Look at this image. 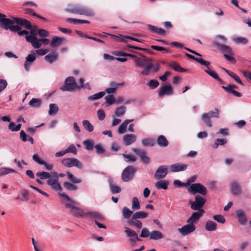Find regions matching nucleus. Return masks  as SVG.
I'll use <instances>...</instances> for the list:
<instances>
[{
    "mask_svg": "<svg viewBox=\"0 0 251 251\" xmlns=\"http://www.w3.org/2000/svg\"><path fill=\"white\" fill-rule=\"evenodd\" d=\"M237 87L235 85H228L227 86H222V88L227 93L232 94L237 97H241L242 95L241 93L233 90L234 88L236 89Z\"/></svg>",
    "mask_w": 251,
    "mask_h": 251,
    "instance_id": "nucleus-28",
    "label": "nucleus"
},
{
    "mask_svg": "<svg viewBox=\"0 0 251 251\" xmlns=\"http://www.w3.org/2000/svg\"><path fill=\"white\" fill-rule=\"evenodd\" d=\"M169 184V182L167 180H159L155 183V186L157 189L166 190L168 188Z\"/></svg>",
    "mask_w": 251,
    "mask_h": 251,
    "instance_id": "nucleus-35",
    "label": "nucleus"
},
{
    "mask_svg": "<svg viewBox=\"0 0 251 251\" xmlns=\"http://www.w3.org/2000/svg\"><path fill=\"white\" fill-rule=\"evenodd\" d=\"M66 175L68 176V179L73 183H79L82 182V180L80 178H77L74 176V175L70 173L67 172Z\"/></svg>",
    "mask_w": 251,
    "mask_h": 251,
    "instance_id": "nucleus-45",
    "label": "nucleus"
},
{
    "mask_svg": "<svg viewBox=\"0 0 251 251\" xmlns=\"http://www.w3.org/2000/svg\"><path fill=\"white\" fill-rule=\"evenodd\" d=\"M58 106L55 103H50L49 105V115L50 116L56 114L58 111Z\"/></svg>",
    "mask_w": 251,
    "mask_h": 251,
    "instance_id": "nucleus-47",
    "label": "nucleus"
},
{
    "mask_svg": "<svg viewBox=\"0 0 251 251\" xmlns=\"http://www.w3.org/2000/svg\"><path fill=\"white\" fill-rule=\"evenodd\" d=\"M127 224L129 226H133L137 229H141L143 226L142 222L138 219H133L132 217L128 220Z\"/></svg>",
    "mask_w": 251,
    "mask_h": 251,
    "instance_id": "nucleus-34",
    "label": "nucleus"
},
{
    "mask_svg": "<svg viewBox=\"0 0 251 251\" xmlns=\"http://www.w3.org/2000/svg\"><path fill=\"white\" fill-rule=\"evenodd\" d=\"M228 75L231 77H232L236 81L237 83L240 84L242 86H244L243 83L242 82L240 78L237 75L230 71L229 73H228Z\"/></svg>",
    "mask_w": 251,
    "mask_h": 251,
    "instance_id": "nucleus-61",
    "label": "nucleus"
},
{
    "mask_svg": "<svg viewBox=\"0 0 251 251\" xmlns=\"http://www.w3.org/2000/svg\"><path fill=\"white\" fill-rule=\"evenodd\" d=\"M33 160L40 165H44L48 171H51L53 169V165L47 163L45 161L42 160L38 154H34L32 156Z\"/></svg>",
    "mask_w": 251,
    "mask_h": 251,
    "instance_id": "nucleus-25",
    "label": "nucleus"
},
{
    "mask_svg": "<svg viewBox=\"0 0 251 251\" xmlns=\"http://www.w3.org/2000/svg\"><path fill=\"white\" fill-rule=\"evenodd\" d=\"M125 232L126 236L129 238V241L131 246H134L137 241H141L142 239L138 237L137 232L130 228L126 227Z\"/></svg>",
    "mask_w": 251,
    "mask_h": 251,
    "instance_id": "nucleus-9",
    "label": "nucleus"
},
{
    "mask_svg": "<svg viewBox=\"0 0 251 251\" xmlns=\"http://www.w3.org/2000/svg\"><path fill=\"white\" fill-rule=\"evenodd\" d=\"M59 195L65 198L69 202L65 203V206L67 208L71 209V212L72 214L77 218H81L85 216V212L84 210L78 207L75 206L74 205L77 203L73 201L66 194L58 192Z\"/></svg>",
    "mask_w": 251,
    "mask_h": 251,
    "instance_id": "nucleus-1",
    "label": "nucleus"
},
{
    "mask_svg": "<svg viewBox=\"0 0 251 251\" xmlns=\"http://www.w3.org/2000/svg\"><path fill=\"white\" fill-rule=\"evenodd\" d=\"M83 144L85 146V149L88 151H92L94 147L93 142L90 140H85Z\"/></svg>",
    "mask_w": 251,
    "mask_h": 251,
    "instance_id": "nucleus-57",
    "label": "nucleus"
},
{
    "mask_svg": "<svg viewBox=\"0 0 251 251\" xmlns=\"http://www.w3.org/2000/svg\"><path fill=\"white\" fill-rule=\"evenodd\" d=\"M36 57L35 53L29 54L25 58V61L24 64V67L26 72H28L30 70V67L32 65V63L36 60Z\"/></svg>",
    "mask_w": 251,
    "mask_h": 251,
    "instance_id": "nucleus-24",
    "label": "nucleus"
},
{
    "mask_svg": "<svg viewBox=\"0 0 251 251\" xmlns=\"http://www.w3.org/2000/svg\"><path fill=\"white\" fill-rule=\"evenodd\" d=\"M63 186L66 190L69 191H75L77 189V187L76 185L68 181L65 182L63 183Z\"/></svg>",
    "mask_w": 251,
    "mask_h": 251,
    "instance_id": "nucleus-52",
    "label": "nucleus"
},
{
    "mask_svg": "<svg viewBox=\"0 0 251 251\" xmlns=\"http://www.w3.org/2000/svg\"><path fill=\"white\" fill-rule=\"evenodd\" d=\"M204 71L213 78L218 81L220 84H224L225 83V81L219 77L216 71L211 70L210 68L205 70Z\"/></svg>",
    "mask_w": 251,
    "mask_h": 251,
    "instance_id": "nucleus-31",
    "label": "nucleus"
},
{
    "mask_svg": "<svg viewBox=\"0 0 251 251\" xmlns=\"http://www.w3.org/2000/svg\"><path fill=\"white\" fill-rule=\"evenodd\" d=\"M132 208L133 210H138L140 209V203L136 197H133L132 199Z\"/></svg>",
    "mask_w": 251,
    "mask_h": 251,
    "instance_id": "nucleus-56",
    "label": "nucleus"
},
{
    "mask_svg": "<svg viewBox=\"0 0 251 251\" xmlns=\"http://www.w3.org/2000/svg\"><path fill=\"white\" fill-rule=\"evenodd\" d=\"M42 104L41 100L37 98H32L29 102V105L32 108H38L41 107Z\"/></svg>",
    "mask_w": 251,
    "mask_h": 251,
    "instance_id": "nucleus-40",
    "label": "nucleus"
},
{
    "mask_svg": "<svg viewBox=\"0 0 251 251\" xmlns=\"http://www.w3.org/2000/svg\"><path fill=\"white\" fill-rule=\"evenodd\" d=\"M132 151L140 158L143 163L148 164L150 163V159L147 155V153L145 151L135 148H132Z\"/></svg>",
    "mask_w": 251,
    "mask_h": 251,
    "instance_id": "nucleus-13",
    "label": "nucleus"
},
{
    "mask_svg": "<svg viewBox=\"0 0 251 251\" xmlns=\"http://www.w3.org/2000/svg\"><path fill=\"white\" fill-rule=\"evenodd\" d=\"M168 174V167L166 165L160 166L154 174L156 179L164 178Z\"/></svg>",
    "mask_w": 251,
    "mask_h": 251,
    "instance_id": "nucleus-18",
    "label": "nucleus"
},
{
    "mask_svg": "<svg viewBox=\"0 0 251 251\" xmlns=\"http://www.w3.org/2000/svg\"><path fill=\"white\" fill-rule=\"evenodd\" d=\"M60 89L63 92H74L79 89V87L77 85L74 76H69L66 78L64 85L61 87Z\"/></svg>",
    "mask_w": 251,
    "mask_h": 251,
    "instance_id": "nucleus-3",
    "label": "nucleus"
},
{
    "mask_svg": "<svg viewBox=\"0 0 251 251\" xmlns=\"http://www.w3.org/2000/svg\"><path fill=\"white\" fill-rule=\"evenodd\" d=\"M2 16H0V27L5 30H10L11 32L16 30L18 27L15 26L14 24L15 23V20L6 18V15L2 14Z\"/></svg>",
    "mask_w": 251,
    "mask_h": 251,
    "instance_id": "nucleus-4",
    "label": "nucleus"
},
{
    "mask_svg": "<svg viewBox=\"0 0 251 251\" xmlns=\"http://www.w3.org/2000/svg\"><path fill=\"white\" fill-rule=\"evenodd\" d=\"M187 167L188 166L186 164L177 163L172 164L170 166V169L172 172H179L186 170Z\"/></svg>",
    "mask_w": 251,
    "mask_h": 251,
    "instance_id": "nucleus-27",
    "label": "nucleus"
},
{
    "mask_svg": "<svg viewBox=\"0 0 251 251\" xmlns=\"http://www.w3.org/2000/svg\"><path fill=\"white\" fill-rule=\"evenodd\" d=\"M44 58L46 61L49 62L50 63H52L53 62L57 60L58 58V54L56 52L52 51L46 55Z\"/></svg>",
    "mask_w": 251,
    "mask_h": 251,
    "instance_id": "nucleus-32",
    "label": "nucleus"
},
{
    "mask_svg": "<svg viewBox=\"0 0 251 251\" xmlns=\"http://www.w3.org/2000/svg\"><path fill=\"white\" fill-rule=\"evenodd\" d=\"M66 21L70 23H73L74 24H90V22L85 20H80L69 18L66 19Z\"/></svg>",
    "mask_w": 251,
    "mask_h": 251,
    "instance_id": "nucleus-49",
    "label": "nucleus"
},
{
    "mask_svg": "<svg viewBox=\"0 0 251 251\" xmlns=\"http://www.w3.org/2000/svg\"><path fill=\"white\" fill-rule=\"evenodd\" d=\"M126 108L124 105H122V106L118 107V108H117L116 109L115 113H114V115H113V117H115V116L119 117H122L126 113Z\"/></svg>",
    "mask_w": 251,
    "mask_h": 251,
    "instance_id": "nucleus-42",
    "label": "nucleus"
},
{
    "mask_svg": "<svg viewBox=\"0 0 251 251\" xmlns=\"http://www.w3.org/2000/svg\"><path fill=\"white\" fill-rule=\"evenodd\" d=\"M15 170L9 168H1L0 169V176H4L10 173H15Z\"/></svg>",
    "mask_w": 251,
    "mask_h": 251,
    "instance_id": "nucleus-55",
    "label": "nucleus"
},
{
    "mask_svg": "<svg viewBox=\"0 0 251 251\" xmlns=\"http://www.w3.org/2000/svg\"><path fill=\"white\" fill-rule=\"evenodd\" d=\"M105 95V92L103 91L100 92L94 95L90 96L88 97V100H96L102 98Z\"/></svg>",
    "mask_w": 251,
    "mask_h": 251,
    "instance_id": "nucleus-50",
    "label": "nucleus"
},
{
    "mask_svg": "<svg viewBox=\"0 0 251 251\" xmlns=\"http://www.w3.org/2000/svg\"><path fill=\"white\" fill-rule=\"evenodd\" d=\"M132 151L140 158L143 163L148 164L150 163V159L147 155V153L145 151L135 148H132Z\"/></svg>",
    "mask_w": 251,
    "mask_h": 251,
    "instance_id": "nucleus-14",
    "label": "nucleus"
},
{
    "mask_svg": "<svg viewBox=\"0 0 251 251\" xmlns=\"http://www.w3.org/2000/svg\"><path fill=\"white\" fill-rule=\"evenodd\" d=\"M134 61L136 63V66L139 68H143L146 65L144 59H142L139 57L134 59Z\"/></svg>",
    "mask_w": 251,
    "mask_h": 251,
    "instance_id": "nucleus-60",
    "label": "nucleus"
},
{
    "mask_svg": "<svg viewBox=\"0 0 251 251\" xmlns=\"http://www.w3.org/2000/svg\"><path fill=\"white\" fill-rule=\"evenodd\" d=\"M107 105L105 106L111 105L116 102V99L113 94H109L104 97Z\"/></svg>",
    "mask_w": 251,
    "mask_h": 251,
    "instance_id": "nucleus-48",
    "label": "nucleus"
},
{
    "mask_svg": "<svg viewBox=\"0 0 251 251\" xmlns=\"http://www.w3.org/2000/svg\"><path fill=\"white\" fill-rule=\"evenodd\" d=\"M204 212L205 211L203 209H201V210L193 213L190 217L187 219L186 222L187 223H192L194 225V223L198 222Z\"/></svg>",
    "mask_w": 251,
    "mask_h": 251,
    "instance_id": "nucleus-22",
    "label": "nucleus"
},
{
    "mask_svg": "<svg viewBox=\"0 0 251 251\" xmlns=\"http://www.w3.org/2000/svg\"><path fill=\"white\" fill-rule=\"evenodd\" d=\"M205 202L206 200L199 195L196 196L195 201L192 200L189 201V204L191 206V208L193 210L198 211L202 209L201 208L204 206Z\"/></svg>",
    "mask_w": 251,
    "mask_h": 251,
    "instance_id": "nucleus-7",
    "label": "nucleus"
},
{
    "mask_svg": "<svg viewBox=\"0 0 251 251\" xmlns=\"http://www.w3.org/2000/svg\"><path fill=\"white\" fill-rule=\"evenodd\" d=\"M65 11L72 14L89 17L93 16L95 15V12L92 8L81 5L70 6L69 8L65 9Z\"/></svg>",
    "mask_w": 251,
    "mask_h": 251,
    "instance_id": "nucleus-2",
    "label": "nucleus"
},
{
    "mask_svg": "<svg viewBox=\"0 0 251 251\" xmlns=\"http://www.w3.org/2000/svg\"><path fill=\"white\" fill-rule=\"evenodd\" d=\"M12 18L15 20V23L17 24L18 25H19L20 26H23L26 29L32 31L33 25H32L31 23L27 20L14 17H12Z\"/></svg>",
    "mask_w": 251,
    "mask_h": 251,
    "instance_id": "nucleus-16",
    "label": "nucleus"
},
{
    "mask_svg": "<svg viewBox=\"0 0 251 251\" xmlns=\"http://www.w3.org/2000/svg\"><path fill=\"white\" fill-rule=\"evenodd\" d=\"M66 41L65 38L54 36L51 40L50 46L52 48L57 47L60 46L63 42H66Z\"/></svg>",
    "mask_w": 251,
    "mask_h": 251,
    "instance_id": "nucleus-29",
    "label": "nucleus"
},
{
    "mask_svg": "<svg viewBox=\"0 0 251 251\" xmlns=\"http://www.w3.org/2000/svg\"><path fill=\"white\" fill-rule=\"evenodd\" d=\"M51 177L50 176V178H49L47 181V185L50 186L53 190L62 192V188L58 182L57 177L53 174V172H51Z\"/></svg>",
    "mask_w": 251,
    "mask_h": 251,
    "instance_id": "nucleus-10",
    "label": "nucleus"
},
{
    "mask_svg": "<svg viewBox=\"0 0 251 251\" xmlns=\"http://www.w3.org/2000/svg\"><path fill=\"white\" fill-rule=\"evenodd\" d=\"M109 185L110 191L113 194L120 193L122 191L121 188L119 186L113 184L112 179L109 180Z\"/></svg>",
    "mask_w": 251,
    "mask_h": 251,
    "instance_id": "nucleus-37",
    "label": "nucleus"
},
{
    "mask_svg": "<svg viewBox=\"0 0 251 251\" xmlns=\"http://www.w3.org/2000/svg\"><path fill=\"white\" fill-rule=\"evenodd\" d=\"M156 143L157 145L162 148L167 147L169 145V142L166 137L163 135H159L157 139Z\"/></svg>",
    "mask_w": 251,
    "mask_h": 251,
    "instance_id": "nucleus-33",
    "label": "nucleus"
},
{
    "mask_svg": "<svg viewBox=\"0 0 251 251\" xmlns=\"http://www.w3.org/2000/svg\"><path fill=\"white\" fill-rule=\"evenodd\" d=\"M84 128L89 132H92L94 129V126L91 124L89 121L84 120L82 122Z\"/></svg>",
    "mask_w": 251,
    "mask_h": 251,
    "instance_id": "nucleus-44",
    "label": "nucleus"
},
{
    "mask_svg": "<svg viewBox=\"0 0 251 251\" xmlns=\"http://www.w3.org/2000/svg\"><path fill=\"white\" fill-rule=\"evenodd\" d=\"M136 136L133 134H126L124 135L123 140L125 146H129L135 142Z\"/></svg>",
    "mask_w": 251,
    "mask_h": 251,
    "instance_id": "nucleus-26",
    "label": "nucleus"
},
{
    "mask_svg": "<svg viewBox=\"0 0 251 251\" xmlns=\"http://www.w3.org/2000/svg\"><path fill=\"white\" fill-rule=\"evenodd\" d=\"M219 110L218 108H215L213 111H210L207 113H203L201 116V120L207 126L210 127L212 126L210 119L211 118H219Z\"/></svg>",
    "mask_w": 251,
    "mask_h": 251,
    "instance_id": "nucleus-5",
    "label": "nucleus"
},
{
    "mask_svg": "<svg viewBox=\"0 0 251 251\" xmlns=\"http://www.w3.org/2000/svg\"><path fill=\"white\" fill-rule=\"evenodd\" d=\"M153 67V65L152 63H149L147 66L145 68V69L142 71L140 73L141 74L144 75H148L150 74V71L151 69H152Z\"/></svg>",
    "mask_w": 251,
    "mask_h": 251,
    "instance_id": "nucleus-62",
    "label": "nucleus"
},
{
    "mask_svg": "<svg viewBox=\"0 0 251 251\" xmlns=\"http://www.w3.org/2000/svg\"><path fill=\"white\" fill-rule=\"evenodd\" d=\"M212 45L217 47L222 52H225L224 54H233V52L232 49L229 46L219 43L218 42L214 41L212 42Z\"/></svg>",
    "mask_w": 251,
    "mask_h": 251,
    "instance_id": "nucleus-20",
    "label": "nucleus"
},
{
    "mask_svg": "<svg viewBox=\"0 0 251 251\" xmlns=\"http://www.w3.org/2000/svg\"><path fill=\"white\" fill-rule=\"evenodd\" d=\"M137 171V169L133 166H128L124 169L122 173V179L124 182H128L131 180L134 176L135 173Z\"/></svg>",
    "mask_w": 251,
    "mask_h": 251,
    "instance_id": "nucleus-6",
    "label": "nucleus"
},
{
    "mask_svg": "<svg viewBox=\"0 0 251 251\" xmlns=\"http://www.w3.org/2000/svg\"><path fill=\"white\" fill-rule=\"evenodd\" d=\"M174 93L173 88L171 84L166 85L160 87L158 92V96L161 97L164 95H172Z\"/></svg>",
    "mask_w": 251,
    "mask_h": 251,
    "instance_id": "nucleus-23",
    "label": "nucleus"
},
{
    "mask_svg": "<svg viewBox=\"0 0 251 251\" xmlns=\"http://www.w3.org/2000/svg\"><path fill=\"white\" fill-rule=\"evenodd\" d=\"M212 45L217 47L222 52H225L224 54H233V52L232 49L229 46L219 43L218 42L214 41L212 42Z\"/></svg>",
    "mask_w": 251,
    "mask_h": 251,
    "instance_id": "nucleus-19",
    "label": "nucleus"
},
{
    "mask_svg": "<svg viewBox=\"0 0 251 251\" xmlns=\"http://www.w3.org/2000/svg\"><path fill=\"white\" fill-rule=\"evenodd\" d=\"M36 176L39 177L40 179H45L50 178L51 175L50 173L45 171L37 172L36 174Z\"/></svg>",
    "mask_w": 251,
    "mask_h": 251,
    "instance_id": "nucleus-54",
    "label": "nucleus"
},
{
    "mask_svg": "<svg viewBox=\"0 0 251 251\" xmlns=\"http://www.w3.org/2000/svg\"><path fill=\"white\" fill-rule=\"evenodd\" d=\"M131 217L135 219H144L148 217V214L145 212L139 211L134 213Z\"/></svg>",
    "mask_w": 251,
    "mask_h": 251,
    "instance_id": "nucleus-51",
    "label": "nucleus"
},
{
    "mask_svg": "<svg viewBox=\"0 0 251 251\" xmlns=\"http://www.w3.org/2000/svg\"><path fill=\"white\" fill-rule=\"evenodd\" d=\"M227 143V141L225 139L218 138L215 140L214 144L213 145L214 149H217L219 145H224Z\"/></svg>",
    "mask_w": 251,
    "mask_h": 251,
    "instance_id": "nucleus-58",
    "label": "nucleus"
},
{
    "mask_svg": "<svg viewBox=\"0 0 251 251\" xmlns=\"http://www.w3.org/2000/svg\"><path fill=\"white\" fill-rule=\"evenodd\" d=\"M132 151L140 158L143 163L148 164L150 163V159L147 155V153L145 151L135 148H132Z\"/></svg>",
    "mask_w": 251,
    "mask_h": 251,
    "instance_id": "nucleus-12",
    "label": "nucleus"
},
{
    "mask_svg": "<svg viewBox=\"0 0 251 251\" xmlns=\"http://www.w3.org/2000/svg\"><path fill=\"white\" fill-rule=\"evenodd\" d=\"M85 216L88 217L90 219L96 221H103L104 217L98 211H89L85 213Z\"/></svg>",
    "mask_w": 251,
    "mask_h": 251,
    "instance_id": "nucleus-21",
    "label": "nucleus"
},
{
    "mask_svg": "<svg viewBox=\"0 0 251 251\" xmlns=\"http://www.w3.org/2000/svg\"><path fill=\"white\" fill-rule=\"evenodd\" d=\"M132 121L133 120H126L124 121L123 123L119 126L118 130V132L120 134H123L126 132L127 125Z\"/></svg>",
    "mask_w": 251,
    "mask_h": 251,
    "instance_id": "nucleus-43",
    "label": "nucleus"
},
{
    "mask_svg": "<svg viewBox=\"0 0 251 251\" xmlns=\"http://www.w3.org/2000/svg\"><path fill=\"white\" fill-rule=\"evenodd\" d=\"M21 194L22 197L20 198L23 201H27L29 199L28 195L29 192L26 189H24L21 191Z\"/></svg>",
    "mask_w": 251,
    "mask_h": 251,
    "instance_id": "nucleus-63",
    "label": "nucleus"
},
{
    "mask_svg": "<svg viewBox=\"0 0 251 251\" xmlns=\"http://www.w3.org/2000/svg\"><path fill=\"white\" fill-rule=\"evenodd\" d=\"M168 65L177 72L183 73L187 71V70L182 68L178 63L175 61L168 63Z\"/></svg>",
    "mask_w": 251,
    "mask_h": 251,
    "instance_id": "nucleus-36",
    "label": "nucleus"
},
{
    "mask_svg": "<svg viewBox=\"0 0 251 251\" xmlns=\"http://www.w3.org/2000/svg\"><path fill=\"white\" fill-rule=\"evenodd\" d=\"M205 228L207 231H213L217 229V225L215 222L208 220L205 224Z\"/></svg>",
    "mask_w": 251,
    "mask_h": 251,
    "instance_id": "nucleus-38",
    "label": "nucleus"
},
{
    "mask_svg": "<svg viewBox=\"0 0 251 251\" xmlns=\"http://www.w3.org/2000/svg\"><path fill=\"white\" fill-rule=\"evenodd\" d=\"M61 163L65 167L71 168L73 166L80 169L82 167L81 162L75 158H67L62 160Z\"/></svg>",
    "mask_w": 251,
    "mask_h": 251,
    "instance_id": "nucleus-11",
    "label": "nucleus"
},
{
    "mask_svg": "<svg viewBox=\"0 0 251 251\" xmlns=\"http://www.w3.org/2000/svg\"><path fill=\"white\" fill-rule=\"evenodd\" d=\"M236 216L241 225H245L247 222V217L244 211L238 210L236 211Z\"/></svg>",
    "mask_w": 251,
    "mask_h": 251,
    "instance_id": "nucleus-30",
    "label": "nucleus"
},
{
    "mask_svg": "<svg viewBox=\"0 0 251 251\" xmlns=\"http://www.w3.org/2000/svg\"><path fill=\"white\" fill-rule=\"evenodd\" d=\"M213 219L221 224H224L226 221L225 217L221 214L214 215Z\"/></svg>",
    "mask_w": 251,
    "mask_h": 251,
    "instance_id": "nucleus-64",
    "label": "nucleus"
},
{
    "mask_svg": "<svg viewBox=\"0 0 251 251\" xmlns=\"http://www.w3.org/2000/svg\"><path fill=\"white\" fill-rule=\"evenodd\" d=\"M132 213L133 212L129 209L126 206L123 207L122 214L125 219L129 220Z\"/></svg>",
    "mask_w": 251,
    "mask_h": 251,
    "instance_id": "nucleus-53",
    "label": "nucleus"
},
{
    "mask_svg": "<svg viewBox=\"0 0 251 251\" xmlns=\"http://www.w3.org/2000/svg\"><path fill=\"white\" fill-rule=\"evenodd\" d=\"M231 191L233 195H237L241 193V188L239 183L236 181H233L231 183Z\"/></svg>",
    "mask_w": 251,
    "mask_h": 251,
    "instance_id": "nucleus-41",
    "label": "nucleus"
},
{
    "mask_svg": "<svg viewBox=\"0 0 251 251\" xmlns=\"http://www.w3.org/2000/svg\"><path fill=\"white\" fill-rule=\"evenodd\" d=\"M159 85V81L156 79H151L147 83V85L149 86L150 88L154 89L157 88Z\"/></svg>",
    "mask_w": 251,
    "mask_h": 251,
    "instance_id": "nucleus-59",
    "label": "nucleus"
},
{
    "mask_svg": "<svg viewBox=\"0 0 251 251\" xmlns=\"http://www.w3.org/2000/svg\"><path fill=\"white\" fill-rule=\"evenodd\" d=\"M163 238V234L158 230H152L151 232L150 237V239L153 240H158Z\"/></svg>",
    "mask_w": 251,
    "mask_h": 251,
    "instance_id": "nucleus-39",
    "label": "nucleus"
},
{
    "mask_svg": "<svg viewBox=\"0 0 251 251\" xmlns=\"http://www.w3.org/2000/svg\"><path fill=\"white\" fill-rule=\"evenodd\" d=\"M196 229V226L192 223H188V224L183 226L178 229V231L183 236H186L190 233L194 231Z\"/></svg>",
    "mask_w": 251,
    "mask_h": 251,
    "instance_id": "nucleus-17",
    "label": "nucleus"
},
{
    "mask_svg": "<svg viewBox=\"0 0 251 251\" xmlns=\"http://www.w3.org/2000/svg\"><path fill=\"white\" fill-rule=\"evenodd\" d=\"M142 144L144 147H153L154 145V140L149 138H144L142 140Z\"/></svg>",
    "mask_w": 251,
    "mask_h": 251,
    "instance_id": "nucleus-46",
    "label": "nucleus"
},
{
    "mask_svg": "<svg viewBox=\"0 0 251 251\" xmlns=\"http://www.w3.org/2000/svg\"><path fill=\"white\" fill-rule=\"evenodd\" d=\"M132 151L140 158L143 163L148 164L150 163V159L147 155V153L145 151L135 148H132Z\"/></svg>",
    "mask_w": 251,
    "mask_h": 251,
    "instance_id": "nucleus-15",
    "label": "nucleus"
},
{
    "mask_svg": "<svg viewBox=\"0 0 251 251\" xmlns=\"http://www.w3.org/2000/svg\"><path fill=\"white\" fill-rule=\"evenodd\" d=\"M188 190L190 193L193 195L199 193L202 196H205L207 193V191L205 187L200 183L191 184L188 188Z\"/></svg>",
    "mask_w": 251,
    "mask_h": 251,
    "instance_id": "nucleus-8",
    "label": "nucleus"
}]
</instances>
